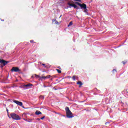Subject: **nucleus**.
<instances>
[{"label": "nucleus", "instance_id": "nucleus-7", "mask_svg": "<svg viewBox=\"0 0 128 128\" xmlns=\"http://www.w3.org/2000/svg\"><path fill=\"white\" fill-rule=\"evenodd\" d=\"M0 64H2L4 66H6V64H8V62L4 60L0 59Z\"/></svg>", "mask_w": 128, "mask_h": 128}, {"label": "nucleus", "instance_id": "nucleus-8", "mask_svg": "<svg viewBox=\"0 0 128 128\" xmlns=\"http://www.w3.org/2000/svg\"><path fill=\"white\" fill-rule=\"evenodd\" d=\"M24 88H30V86H32V84H27L24 85Z\"/></svg>", "mask_w": 128, "mask_h": 128}, {"label": "nucleus", "instance_id": "nucleus-10", "mask_svg": "<svg viewBox=\"0 0 128 128\" xmlns=\"http://www.w3.org/2000/svg\"><path fill=\"white\" fill-rule=\"evenodd\" d=\"M36 114L39 116V114H42V112L40 111L36 110L35 112Z\"/></svg>", "mask_w": 128, "mask_h": 128}, {"label": "nucleus", "instance_id": "nucleus-12", "mask_svg": "<svg viewBox=\"0 0 128 128\" xmlns=\"http://www.w3.org/2000/svg\"><path fill=\"white\" fill-rule=\"evenodd\" d=\"M77 84H78L80 86H80H82V82L79 81L78 82H77Z\"/></svg>", "mask_w": 128, "mask_h": 128}, {"label": "nucleus", "instance_id": "nucleus-17", "mask_svg": "<svg viewBox=\"0 0 128 128\" xmlns=\"http://www.w3.org/2000/svg\"><path fill=\"white\" fill-rule=\"evenodd\" d=\"M42 78H44V80H46V76H40V79L42 80Z\"/></svg>", "mask_w": 128, "mask_h": 128}, {"label": "nucleus", "instance_id": "nucleus-6", "mask_svg": "<svg viewBox=\"0 0 128 128\" xmlns=\"http://www.w3.org/2000/svg\"><path fill=\"white\" fill-rule=\"evenodd\" d=\"M68 5L70 6H72V8H76V10H78V6H76V4H71L68 2Z\"/></svg>", "mask_w": 128, "mask_h": 128}, {"label": "nucleus", "instance_id": "nucleus-21", "mask_svg": "<svg viewBox=\"0 0 128 128\" xmlns=\"http://www.w3.org/2000/svg\"><path fill=\"white\" fill-rule=\"evenodd\" d=\"M26 120V122H32V120Z\"/></svg>", "mask_w": 128, "mask_h": 128}, {"label": "nucleus", "instance_id": "nucleus-32", "mask_svg": "<svg viewBox=\"0 0 128 128\" xmlns=\"http://www.w3.org/2000/svg\"><path fill=\"white\" fill-rule=\"evenodd\" d=\"M44 88H46V86H44Z\"/></svg>", "mask_w": 128, "mask_h": 128}, {"label": "nucleus", "instance_id": "nucleus-9", "mask_svg": "<svg viewBox=\"0 0 128 128\" xmlns=\"http://www.w3.org/2000/svg\"><path fill=\"white\" fill-rule=\"evenodd\" d=\"M32 78H40V76L36 74L33 75L32 76Z\"/></svg>", "mask_w": 128, "mask_h": 128}, {"label": "nucleus", "instance_id": "nucleus-22", "mask_svg": "<svg viewBox=\"0 0 128 128\" xmlns=\"http://www.w3.org/2000/svg\"><path fill=\"white\" fill-rule=\"evenodd\" d=\"M126 62H125V61L122 62V64H124Z\"/></svg>", "mask_w": 128, "mask_h": 128}, {"label": "nucleus", "instance_id": "nucleus-33", "mask_svg": "<svg viewBox=\"0 0 128 128\" xmlns=\"http://www.w3.org/2000/svg\"><path fill=\"white\" fill-rule=\"evenodd\" d=\"M79 2H80V0H79Z\"/></svg>", "mask_w": 128, "mask_h": 128}, {"label": "nucleus", "instance_id": "nucleus-15", "mask_svg": "<svg viewBox=\"0 0 128 128\" xmlns=\"http://www.w3.org/2000/svg\"><path fill=\"white\" fill-rule=\"evenodd\" d=\"M70 26H72V22H70L69 24H68V27Z\"/></svg>", "mask_w": 128, "mask_h": 128}, {"label": "nucleus", "instance_id": "nucleus-31", "mask_svg": "<svg viewBox=\"0 0 128 128\" xmlns=\"http://www.w3.org/2000/svg\"><path fill=\"white\" fill-rule=\"evenodd\" d=\"M62 15H60V18H62Z\"/></svg>", "mask_w": 128, "mask_h": 128}, {"label": "nucleus", "instance_id": "nucleus-28", "mask_svg": "<svg viewBox=\"0 0 128 128\" xmlns=\"http://www.w3.org/2000/svg\"><path fill=\"white\" fill-rule=\"evenodd\" d=\"M7 112H8V110L6 109Z\"/></svg>", "mask_w": 128, "mask_h": 128}, {"label": "nucleus", "instance_id": "nucleus-14", "mask_svg": "<svg viewBox=\"0 0 128 128\" xmlns=\"http://www.w3.org/2000/svg\"><path fill=\"white\" fill-rule=\"evenodd\" d=\"M56 72H58V74H62V70L58 69H56Z\"/></svg>", "mask_w": 128, "mask_h": 128}, {"label": "nucleus", "instance_id": "nucleus-11", "mask_svg": "<svg viewBox=\"0 0 128 128\" xmlns=\"http://www.w3.org/2000/svg\"><path fill=\"white\" fill-rule=\"evenodd\" d=\"M76 80H77L78 78V76H74L72 77V80H76Z\"/></svg>", "mask_w": 128, "mask_h": 128}, {"label": "nucleus", "instance_id": "nucleus-5", "mask_svg": "<svg viewBox=\"0 0 128 128\" xmlns=\"http://www.w3.org/2000/svg\"><path fill=\"white\" fill-rule=\"evenodd\" d=\"M14 102L16 104H18V106H22V108H24V106H22V102H20L16 100H14Z\"/></svg>", "mask_w": 128, "mask_h": 128}, {"label": "nucleus", "instance_id": "nucleus-23", "mask_svg": "<svg viewBox=\"0 0 128 128\" xmlns=\"http://www.w3.org/2000/svg\"><path fill=\"white\" fill-rule=\"evenodd\" d=\"M36 120L40 121V118H36Z\"/></svg>", "mask_w": 128, "mask_h": 128}, {"label": "nucleus", "instance_id": "nucleus-26", "mask_svg": "<svg viewBox=\"0 0 128 128\" xmlns=\"http://www.w3.org/2000/svg\"><path fill=\"white\" fill-rule=\"evenodd\" d=\"M112 72H116V70H113Z\"/></svg>", "mask_w": 128, "mask_h": 128}, {"label": "nucleus", "instance_id": "nucleus-3", "mask_svg": "<svg viewBox=\"0 0 128 128\" xmlns=\"http://www.w3.org/2000/svg\"><path fill=\"white\" fill-rule=\"evenodd\" d=\"M10 116L13 120H20V116L15 113H12L10 114Z\"/></svg>", "mask_w": 128, "mask_h": 128}, {"label": "nucleus", "instance_id": "nucleus-24", "mask_svg": "<svg viewBox=\"0 0 128 128\" xmlns=\"http://www.w3.org/2000/svg\"><path fill=\"white\" fill-rule=\"evenodd\" d=\"M44 116L43 117L40 118V120H44Z\"/></svg>", "mask_w": 128, "mask_h": 128}, {"label": "nucleus", "instance_id": "nucleus-16", "mask_svg": "<svg viewBox=\"0 0 128 128\" xmlns=\"http://www.w3.org/2000/svg\"><path fill=\"white\" fill-rule=\"evenodd\" d=\"M40 64H42V66H43L46 68V64H42V63H40Z\"/></svg>", "mask_w": 128, "mask_h": 128}, {"label": "nucleus", "instance_id": "nucleus-25", "mask_svg": "<svg viewBox=\"0 0 128 128\" xmlns=\"http://www.w3.org/2000/svg\"><path fill=\"white\" fill-rule=\"evenodd\" d=\"M58 68H59L60 70H62V68H60V66H58Z\"/></svg>", "mask_w": 128, "mask_h": 128}, {"label": "nucleus", "instance_id": "nucleus-19", "mask_svg": "<svg viewBox=\"0 0 128 128\" xmlns=\"http://www.w3.org/2000/svg\"><path fill=\"white\" fill-rule=\"evenodd\" d=\"M30 42H31L32 44H36V42H34V40H30Z\"/></svg>", "mask_w": 128, "mask_h": 128}, {"label": "nucleus", "instance_id": "nucleus-1", "mask_svg": "<svg viewBox=\"0 0 128 128\" xmlns=\"http://www.w3.org/2000/svg\"><path fill=\"white\" fill-rule=\"evenodd\" d=\"M75 4L80 6L81 10H84V12H88V10L86 8V4L84 3L80 4L78 2H75Z\"/></svg>", "mask_w": 128, "mask_h": 128}, {"label": "nucleus", "instance_id": "nucleus-29", "mask_svg": "<svg viewBox=\"0 0 128 128\" xmlns=\"http://www.w3.org/2000/svg\"><path fill=\"white\" fill-rule=\"evenodd\" d=\"M0 66L1 68H2V65H0Z\"/></svg>", "mask_w": 128, "mask_h": 128}, {"label": "nucleus", "instance_id": "nucleus-13", "mask_svg": "<svg viewBox=\"0 0 128 128\" xmlns=\"http://www.w3.org/2000/svg\"><path fill=\"white\" fill-rule=\"evenodd\" d=\"M52 22H54L55 24H59L58 22L56 20H53Z\"/></svg>", "mask_w": 128, "mask_h": 128}, {"label": "nucleus", "instance_id": "nucleus-18", "mask_svg": "<svg viewBox=\"0 0 128 128\" xmlns=\"http://www.w3.org/2000/svg\"><path fill=\"white\" fill-rule=\"evenodd\" d=\"M40 98H41L42 100H44V96H40Z\"/></svg>", "mask_w": 128, "mask_h": 128}, {"label": "nucleus", "instance_id": "nucleus-4", "mask_svg": "<svg viewBox=\"0 0 128 128\" xmlns=\"http://www.w3.org/2000/svg\"><path fill=\"white\" fill-rule=\"evenodd\" d=\"M11 72H20V70L18 67H12L11 69Z\"/></svg>", "mask_w": 128, "mask_h": 128}, {"label": "nucleus", "instance_id": "nucleus-27", "mask_svg": "<svg viewBox=\"0 0 128 128\" xmlns=\"http://www.w3.org/2000/svg\"><path fill=\"white\" fill-rule=\"evenodd\" d=\"M110 124V123H109V122H106L105 124Z\"/></svg>", "mask_w": 128, "mask_h": 128}, {"label": "nucleus", "instance_id": "nucleus-20", "mask_svg": "<svg viewBox=\"0 0 128 128\" xmlns=\"http://www.w3.org/2000/svg\"><path fill=\"white\" fill-rule=\"evenodd\" d=\"M50 75H48L47 76H46V78H50Z\"/></svg>", "mask_w": 128, "mask_h": 128}, {"label": "nucleus", "instance_id": "nucleus-2", "mask_svg": "<svg viewBox=\"0 0 128 128\" xmlns=\"http://www.w3.org/2000/svg\"><path fill=\"white\" fill-rule=\"evenodd\" d=\"M65 110L66 112V116L68 118H74L72 112L70 110V108L68 107H66Z\"/></svg>", "mask_w": 128, "mask_h": 128}, {"label": "nucleus", "instance_id": "nucleus-30", "mask_svg": "<svg viewBox=\"0 0 128 128\" xmlns=\"http://www.w3.org/2000/svg\"><path fill=\"white\" fill-rule=\"evenodd\" d=\"M8 116L9 118H10V116L8 115Z\"/></svg>", "mask_w": 128, "mask_h": 128}]
</instances>
